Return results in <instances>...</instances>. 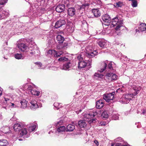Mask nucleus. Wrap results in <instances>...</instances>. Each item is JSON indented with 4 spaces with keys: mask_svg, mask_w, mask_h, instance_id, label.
<instances>
[{
    "mask_svg": "<svg viewBox=\"0 0 146 146\" xmlns=\"http://www.w3.org/2000/svg\"><path fill=\"white\" fill-rule=\"evenodd\" d=\"M92 12L94 16L96 17H100L101 14V12L98 9H92Z\"/></svg>",
    "mask_w": 146,
    "mask_h": 146,
    "instance_id": "obj_16",
    "label": "nucleus"
},
{
    "mask_svg": "<svg viewBox=\"0 0 146 146\" xmlns=\"http://www.w3.org/2000/svg\"><path fill=\"white\" fill-rule=\"evenodd\" d=\"M68 15L70 16H73L75 14V9L74 8L72 7L69 8L68 10Z\"/></svg>",
    "mask_w": 146,
    "mask_h": 146,
    "instance_id": "obj_18",
    "label": "nucleus"
},
{
    "mask_svg": "<svg viewBox=\"0 0 146 146\" xmlns=\"http://www.w3.org/2000/svg\"><path fill=\"white\" fill-rule=\"evenodd\" d=\"M9 88L10 89H11V90H14V88H13V87L12 86H10L9 87Z\"/></svg>",
    "mask_w": 146,
    "mask_h": 146,
    "instance_id": "obj_56",
    "label": "nucleus"
},
{
    "mask_svg": "<svg viewBox=\"0 0 146 146\" xmlns=\"http://www.w3.org/2000/svg\"><path fill=\"white\" fill-rule=\"evenodd\" d=\"M89 6V4H87V3L84 4L82 5L81 7H80V9L82 8H84L85 7H87V6Z\"/></svg>",
    "mask_w": 146,
    "mask_h": 146,
    "instance_id": "obj_49",
    "label": "nucleus"
},
{
    "mask_svg": "<svg viewBox=\"0 0 146 146\" xmlns=\"http://www.w3.org/2000/svg\"><path fill=\"white\" fill-rule=\"evenodd\" d=\"M5 100L2 101L1 103L3 106V108L7 109V107H9V104H10L11 100L8 98H4Z\"/></svg>",
    "mask_w": 146,
    "mask_h": 146,
    "instance_id": "obj_11",
    "label": "nucleus"
},
{
    "mask_svg": "<svg viewBox=\"0 0 146 146\" xmlns=\"http://www.w3.org/2000/svg\"><path fill=\"white\" fill-rule=\"evenodd\" d=\"M56 39L59 43H62L64 40V38L61 35H58L56 36Z\"/></svg>",
    "mask_w": 146,
    "mask_h": 146,
    "instance_id": "obj_29",
    "label": "nucleus"
},
{
    "mask_svg": "<svg viewBox=\"0 0 146 146\" xmlns=\"http://www.w3.org/2000/svg\"><path fill=\"white\" fill-rule=\"evenodd\" d=\"M103 23L107 26L110 25L111 22V18L107 14L104 15L102 18Z\"/></svg>",
    "mask_w": 146,
    "mask_h": 146,
    "instance_id": "obj_10",
    "label": "nucleus"
},
{
    "mask_svg": "<svg viewBox=\"0 0 146 146\" xmlns=\"http://www.w3.org/2000/svg\"><path fill=\"white\" fill-rule=\"evenodd\" d=\"M94 78L96 77H98V79H102L104 78V76L103 74H100L97 73H96L94 74Z\"/></svg>",
    "mask_w": 146,
    "mask_h": 146,
    "instance_id": "obj_37",
    "label": "nucleus"
},
{
    "mask_svg": "<svg viewBox=\"0 0 146 146\" xmlns=\"http://www.w3.org/2000/svg\"><path fill=\"white\" fill-rule=\"evenodd\" d=\"M116 141H121L122 140V138L120 137L117 138L115 139Z\"/></svg>",
    "mask_w": 146,
    "mask_h": 146,
    "instance_id": "obj_51",
    "label": "nucleus"
},
{
    "mask_svg": "<svg viewBox=\"0 0 146 146\" xmlns=\"http://www.w3.org/2000/svg\"><path fill=\"white\" fill-rule=\"evenodd\" d=\"M72 25H68L66 26V29L69 33H71L73 32L74 30V28L73 25L72 24Z\"/></svg>",
    "mask_w": 146,
    "mask_h": 146,
    "instance_id": "obj_21",
    "label": "nucleus"
},
{
    "mask_svg": "<svg viewBox=\"0 0 146 146\" xmlns=\"http://www.w3.org/2000/svg\"><path fill=\"white\" fill-rule=\"evenodd\" d=\"M134 0H129V1H131L132 2V1H134Z\"/></svg>",
    "mask_w": 146,
    "mask_h": 146,
    "instance_id": "obj_63",
    "label": "nucleus"
},
{
    "mask_svg": "<svg viewBox=\"0 0 146 146\" xmlns=\"http://www.w3.org/2000/svg\"><path fill=\"white\" fill-rule=\"evenodd\" d=\"M121 143H112L111 146H120Z\"/></svg>",
    "mask_w": 146,
    "mask_h": 146,
    "instance_id": "obj_48",
    "label": "nucleus"
},
{
    "mask_svg": "<svg viewBox=\"0 0 146 146\" xmlns=\"http://www.w3.org/2000/svg\"><path fill=\"white\" fill-rule=\"evenodd\" d=\"M1 130L3 133H7L10 132V128L7 126H4L1 128Z\"/></svg>",
    "mask_w": 146,
    "mask_h": 146,
    "instance_id": "obj_23",
    "label": "nucleus"
},
{
    "mask_svg": "<svg viewBox=\"0 0 146 146\" xmlns=\"http://www.w3.org/2000/svg\"><path fill=\"white\" fill-rule=\"evenodd\" d=\"M63 53L61 51L57 52L55 50L54 56L55 57L58 58L60 57V56Z\"/></svg>",
    "mask_w": 146,
    "mask_h": 146,
    "instance_id": "obj_36",
    "label": "nucleus"
},
{
    "mask_svg": "<svg viewBox=\"0 0 146 146\" xmlns=\"http://www.w3.org/2000/svg\"><path fill=\"white\" fill-rule=\"evenodd\" d=\"M8 0H0V5H4L7 3Z\"/></svg>",
    "mask_w": 146,
    "mask_h": 146,
    "instance_id": "obj_43",
    "label": "nucleus"
},
{
    "mask_svg": "<svg viewBox=\"0 0 146 146\" xmlns=\"http://www.w3.org/2000/svg\"><path fill=\"white\" fill-rule=\"evenodd\" d=\"M68 60V58H67L65 57H60L58 58V61L60 62H64L65 61H67Z\"/></svg>",
    "mask_w": 146,
    "mask_h": 146,
    "instance_id": "obj_35",
    "label": "nucleus"
},
{
    "mask_svg": "<svg viewBox=\"0 0 146 146\" xmlns=\"http://www.w3.org/2000/svg\"><path fill=\"white\" fill-rule=\"evenodd\" d=\"M15 57L17 59H23V56L21 54L17 53L14 55Z\"/></svg>",
    "mask_w": 146,
    "mask_h": 146,
    "instance_id": "obj_38",
    "label": "nucleus"
},
{
    "mask_svg": "<svg viewBox=\"0 0 146 146\" xmlns=\"http://www.w3.org/2000/svg\"><path fill=\"white\" fill-rule=\"evenodd\" d=\"M102 100H100L96 102V106L97 108L100 109L103 107L104 106V102Z\"/></svg>",
    "mask_w": 146,
    "mask_h": 146,
    "instance_id": "obj_19",
    "label": "nucleus"
},
{
    "mask_svg": "<svg viewBox=\"0 0 146 146\" xmlns=\"http://www.w3.org/2000/svg\"><path fill=\"white\" fill-rule=\"evenodd\" d=\"M136 31L137 32V31H138L139 30H137V29H136Z\"/></svg>",
    "mask_w": 146,
    "mask_h": 146,
    "instance_id": "obj_64",
    "label": "nucleus"
},
{
    "mask_svg": "<svg viewBox=\"0 0 146 146\" xmlns=\"http://www.w3.org/2000/svg\"><path fill=\"white\" fill-rule=\"evenodd\" d=\"M66 127L64 126H60L59 127L57 128L56 131H55V133L56 135H58L59 133H61L65 131Z\"/></svg>",
    "mask_w": 146,
    "mask_h": 146,
    "instance_id": "obj_24",
    "label": "nucleus"
},
{
    "mask_svg": "<svg viewBox=\"0 0 146 146\" xmlns=\"http://www.w3.org/2000/svg\"><path fill=\"white\" fill-rule=\"evenodd\" d=\"M37 125L36 124L30 123L27 125L28 127L29 130L30 131H35L36 127Z\"/></svg>",
    "mask_w": 146,
    "mask_h": 146,
    "instance_id": "obj_17",
    "label": "nucleus"
},
{
    "mask_svg": "<svg viewBox=\"0 0 146 146\" xmlns=\"http://www.w3.org/2000/svg\"><path fill=\"white\" fill-rule=\"evenodd\" d=\"M123 5V2L119 1L116 2V3H115L114 6L116 8L121 7Z\"/></svg>",
    "mask_w": 146,
    "mask_h": 146,
    "instance_id": "obj_34",
    "label": "nucleus"
},
{
    "mask_svg": "<svg viewBox=\"0 0 146 146\" xmlns=\"http://www.w3.org/2000/svg\"><path fill=\"white\" fill-rule=\"evenodd\" d=\"M131 6L133 7H136L137 6V1L134 0L132 1L131 3Z\"/></svg>",
    "mask_w": 146,
    "mask_h": 146,
    "instance_id": "obj_41",
    "label": "nucleus"
},
{
    "mask_svg": "<svg viewBox=\"0 0 146 146\" xmlns=\"http://www.w3.org/2000/svg\"><path fill=\"white\" fill-rule=\"evenodd\" d=\"M98 52L96 50H93L90 46L87 47L86 48V55L89 58L94 57L97 55Z\"/></svg>",
    "mask_w": 146,
    "mask_h": 146,
    "instance_id": "obj_6",
    "label": "nucleus"
},
{
    "mask_svg": "<svg viewBox=\"0 0 146 146\" xmlns=\"http://www.w3.org/2000/svg\"><path fill=\"white\" fill-rule=\"evenodd\" d=\"M30 108L32 110H34L38 108V105L37 102L35 100H32L30 102Z\"/></svg>",
    "mask_w": 146,
    "mask_h": 146,
    "instance_id": "obj_13",
    "label": "nucleus"
},
{
    "mask_svg": "<svg viewBox=\"0 0 146 146\" xmlns=\"http://www.w3.org/2000/svg\"><path fill=\"white\" fill-rule=\"evenodd\" d=\"M94 142L96 144V145L98 146L99 145L98 142L97 141H95Z\"/></svg>",
    "mask_w": 146,
    "mask_h": 146,
    "instance_id": "obj_57",
    "label": "nucleus"
},
{
    "mask_svg": "<svg viewBox=\"0 0 146 146\" xmlns=\"http://www.w3.org/2000/svg\"><path fill=\"white\" fill-rule=\"evenodd\" d=\"M63 123V121L62 120H60L59 121H57L56 123H55V125L57 126L58 127L59 125L62 124Z\"/></svg>",
    "mask_w": 146,
    "mask_h": 146,
    "instance_id": "obj_44",
    "label": "nucleus"
},
{
    "mask_svg": "<svg viewBox=\"0 0 146 146\" xmlns=\"http://www.w3.org/2000/svg\"><path fill=\"white\" fill-rule=\"evenodd\" d=\"M53 105L54 109L58 110L61 107L62 105V103H58L56 102Z\"/></svg>",
    "mask_w": 146,
    "mask_h": 146,
    "instance_id": "obj_33",
    "label": "nucleus"
},
{
    "mask_svg": "<svg viewBox=\"0 0 146 146\" xmlns=\"http://www.w3.org/2000/svg\"><path fill=\"white\" fill-rule=\"evenodd\" d=\"M122 146H130V145L129 144H126L125 145H122Z\"/></svg>",
    "mask_w": 146,
    "mask_h": 146,
    "instance_id": "obj_60",
    "label": "nucleus"
},
{
    "mask_svg": "<svg viewBox=\"0 0 146 146\" xmlns=\"http://www.w3.org/2000/svg\"><path fill=\"white\" fill-rule=\"evenodd\" d=\"M1 116H2L1 115H0V119H1L2 118Z\"/></svg>",
    "mask_w": 146,
    "mask_h": 146,
    "instance_id": "obj_62",
    "label": "nucleus"
},
{
    "mask_svg": "<svg viewBox=\"0 0 146 146\" xmlns=\"http://www.w3.org/2000/svg\"><path fill=\"white\" fill-rule=\"evenodd\" d=\"M71 66L70 62H68L63 65L62 68H61V69L65 70H68L71 67Z\"/></svg>",
    "mask_w": 146,
    "mask_h": 146,
    "instance_id": "obj_25",
    "label": "nucleus"
},
{
    "mask_svg": "<svg viewBox=\"0 0 146 146\" xmlns=\"http://www.w3.org/2000/svg\"><path fill=\"white\" fill-rule=\"evenodd\" d=\"M100 125H105V123L104 122H102L100 123Z\"/></svg>",
    "mask_w": 146,
    "mask_h": 146,
    "instance_id": "obj_58",
    "label": "nucleus"
},
{
    "mask_svg": "<svg viewBox=\"0 0 146 146\" xmlns=\"http://www.w3.org/2000/svg\"><path fill=\"white\" fill-rule=\"evenodd\" d=\"M3 89L1 87H0V97L1 96L2 93V91Z\"/></svg>",
    "mask_w": 146,
    "mask_h": 146,
    "instance_id": "obj_52",
    "label": "nucleus"
},
{
    "mask_svg": "<svg viewBox=\"0 0 146 146\" xmlns=\"http://www.w3.org/2000/svg\"><path fill=\"white\" fill-rule=\"evenodd\" d=\"M96 119H92L91 120L92 122H94L96 121Z\"/></svg>",
    "mask_w": 146,
    "mask_h": 146,
    "instance_id": "obj_59",
    "label": "nucleus"
},
{
    "mask_svg": "<svg viewBox=\"0 0 146 146\" xmlns=\"http://www.w3.org/2000/svg\"><path fill=\"white\" fill-rule=\"evenodd\" d=\"M66 23V22L65 20L63 19L60 20L56 22L54 27L56 28H59L65 25Z\"/></svg>",
    "mask_w": 146,
    "mask_h": 146,
    "instance_id": "obj_12",
    "label": "nucleus"
},
{
    "mask_svg": "<svg viewBox=\"0 0 146 146\" xmlns=\"http://www.w3.org/2000/svg\"><path fill=\"white\" fill-rule=\"evenodd\" d=\"M140 88L138 89H135V93L134 94H127L123 96L120 99L119 102L122 104H127L128 103L130 100L133 97V96H135L139 92Z\"/></svg>",
    "mask_w": 146,
    "mask_h": 146,
    "instance_id": "obj_2",
    "label": "nucleus"
},
{
    "mask_svg": "<svg viewBox=\"0 0 146 146\" xmlns=\"http://www.w3.org/2000/svg\"><path fill=\"white\" fill-rule=\"evenodd\" d=\"M98 45L101 48H103L106 45V42L104 40H99L97 41Z\"/></svg>",
    "mask_w": 146,
    "mask_h": 146,
    "instance_id": "obj_26",
    "label": "nucleus"
},
{
    "mask_svg": "<svg viewBox=\"0 0 146 146\" xmlns=\"http://www.w3.org/2000/svg\"><path fill=\"white\" fill-rule=\"evenodd\" d=\"M119 117L117 115H113L112 119L115 120H116L118 119Z\"/></svg>",
    "mask_w": 146,
    "mask_h": 146,
    "instance_id": "obj_47",
    "label": "nucleus"
},
{
    "mask_svg": "<svg viewBox=\"0 0 146 146\" xmlns=\"http://www.w3.org/2000/svg\"><path fill=\"white\" fill-rule=\"evenodd\" d=\"M1 13L2 14V15H3L4 17V16H5L4 17H7L9 15V11H4Z\"/></svg>",
    "mask_w": 146,
    "mask_h": 146,
    "instance_id": "obj_40",
    "label": "nucleus"
},
{
    "mask_svg": "<svg viewBox=\"0 0 146 146\" xmlns=\"http://www.w3.org/2000/svg\"><path fill=\"white\" fill-rule=\"evenodd\" d=\"M111 24L113 27L116 26L115 29L116 31L114 33V36L120 35L121 34V32L117 31L120 30V28L123 26L122 21L121 20L119 19L117 17H115L112 19Z\"/></svg>",
    "mask_w": 146,
    "mask_h": 146,
    "instance_id": "obj_1",
    "label": "nucleus"
},
{
    "mask_svg": "<svg viewBox=\"0 0 146 146\" xmlns=\"http://www.w3.org/2000/svg\"><path fill=\"white\" fill-rule=\"evenodd\" d=\"M98 114L97 111L95 110H93L90 112L88 114V115L90 116L91 117H93L96 115Z\"/></svg>",
    "mask_w": 146,
    "mask_h": 146,
    "instance_id": "obj_32",
    "label": "nucleus"
},
{
    "mask_svg": "<svg viewBox=\"0 0 146 146\" xmlns=\"http://www.w3.org/2000/svg\"><path fill=\"white\" fill-rule=\"evenodd\" d=\"M85 52H82L77 56V59L79 60L78 68L79 69L84 68L88 64L87 62L84 60L85 58Z\"/></svg>",
    "mask_w": 146,
    "mask_h": 146,
    "instance_id": "obj_4",
    "label": "nucleus"
},
{
    "mask_svg": "<svg viewBox=\"0 0 146 146\" xmlns=\"http://www.w3.org/2000/svg\"><path fill=\"white\" fill-rule=\"evenodd\" d=\"M108 63V61H106L101 63L100 66V70H98V72H102L105 70L106 71H111L113 69V66H112L114 65L115 64L113 62H111L109 63L108 67H107V64Z\"/></svg>",
    "mask_w": 146,
    "mask_h": 146,
    "instance_id": "obj_3",
    "label": "nucleus"
},
{
    "mask_svg": "<svg viewBox=\"0 0 146 146\" xmlns=\"http://www.w3.org/2000/svg\"><path fill=\"white\" fill-rule=\"evenodd\" d=\"M9 104L10 105H9V107H11V108H16L17 107V106L15 104H14L13 103H11V101H10V104Z\"/></svg>",
    "mask_w": 146,
    "mask_h": 146,
    "instance_id": "obj_45",
    "label": "nucleus"
},
{
    "mask_svg": "<svg viewBox=\"0 0 146 146\" xmlns=\"http://www.w3.org/2000/svg\"><path fill=\"white\" fill-rule=\"evenodd\" d=\"M139 30L141 31H144L146 30V25L145 23H141L139 27Z\"/></svg>",
    "mask_w": 146,
    "mask_h": 146,
    "instance_id": "obj_30",
    "label": "nucleus"
},
{
    "mask_svg": "<svg viewBox=\"0 0 146 146\" xmlns=\"http://www.w3.org/2000/svg\"><path fill=\"white\" fill-rule=\"evenodd\" d=\"M21 132L20 133V136H23L24 137H27V131L26 129L25 128H22L20 130Z\"/></svg>",
    "mask_w": 146,
    "mask_h": 146,
    "instance_id": "obj_20",
    "label": "nucleus"
},
{
    "mask_svg": "<svg viewBox=\"0 0 146 146\" xmlns=\"http://www.w3.org/2000/svg\"><path fill=\"white\" fill-rule=\"evenodd\" d=\"M106 77L109 80L108 81L110 82L117 80V79L118 76L115 73H109L106 75Z\"/></svg>",
    "mask_w": 146,
    "mask_h": 146,
    "instance_id": "obj_9",
    "label": "nucleus"
},
{
    "mask_svg": "<svg viewBox=\"0 0 146 146\" xmlns=\"http://www.w3.org/2000/svg\"><path fill=\"white\" fill-rule=\"evenodd\" d=\"M21 106V108L22 109H25L27 106V102L25 99L22 100L20 102Z\"/></svg>",
    "mask_w": 146,
    "mask_h": 146,
    "instance_id": "obj_27",
    "label": "nucleus"
},
{
    "mask_svg": "<svg viewBox=\"0 0 146 146\" xmlns=\"http://www.w3.org/2000/svg\"><path fill=\"white\" fill-rule=\"evenodd\" d=\"M42 107V105L40 104L38 105V107Z\"/></svg>",
    "mask_w": 146,
    "mask_h": 146,
    "instance_id": "obj_61",
    "label": "nucleus"
},
{
    "mask_svg": "<svg viewBox=\"0 0 146 146\" xmlns=\"http://www.w3.org/2000/svg\"><path fill=\"white\" fill-rule=\"evenodd\" d=\"M72 124H70L67 126L66 131H72L75 129V125H76L77 123L76 122H73Z\"/></svg>",
    "mask_w": 146,
    "mask_h": 146,
    "instance_id": "obj_14",
    "label": "nucleus"
},
{
    "mask_svg": "<svg viewBox=\"0 0 146 146\" xmlns=\"http://www.w3.org/2000/svg\"><path fill=\"white\" fill-rule=\"evenodd\" d=\"M18 43L17 46L19 49L22 51L25 52L26 51L28 48L27 45L23 42H20L19 41Z\"/></svg>",
    "mask_w": 146,
    "mask_h": 146,
    "instance_id": "obj_8",
    "label": "nucleus"
},
{
    "mask_svg": "<svg viewBox=\"0 0 146 146\" xmlns=\"http://www.w3.org/2000/svg\"><path fill=\"white\" fill-rule=\"evenodd\" d=\"M36 64H37L38 67L41 68L42 67V64L40 62H37L36 63Z\"/></svg>",
    "mask_w": 146,
    "mask_h": 146,
    "instance_id": "obj_50",
    "label": "nucleus"
},
{
    "mask_svg": "<svg viewBox=\"0 0 146 146\" xmlns=\"http://www.w3.org/2000/svg\"><path fill=\"white\" fill-rule=\"evenodd\" d=\"M7 47H5L3 50V53L7 54L9 53V51L7 50Z\"/></svg>",
    "mask_w": 146,
    "mask_h": 146,
    "instance_id": "obj_46",
    "label": "nucleus"
},
{
    "mask_svg": "<svg viewBox=\"0 0 146 146\" xmlns=\"http://www.w3.org/2000/svg\"><path fill=\"white\" fill-rule=\"evenodd\" d=\"M142 113L144 115H145V114L146 113V110H143L142 111Z\"/></svg>",
    "mask_w": 146,
    "mask_h": 146,
    "instance_id": "obj_55",
    "label": "nucleus"
},
{
    "mask_svg": "<svg viewBox=\"0 0 146 146\" xmlns=\"http://www.w3.org/2000/svg\"><path fill=\"white\" fill-rule=\"evenodd\" d=\"M35 51H32L30 52L31 54L33 55L35 54Z\"/></svg>",
    "mask_w": 146,
    "mask_h": 146,
    "instance_id": "obj_54",
    "label": "nucleus"
},
{
    "mask_svg": "<svg viewBox=\"0 0 146 146\" xmlns=\"http://www.w3.org/2000/svg\"><path fill=\"white\" fill-rule=\"evenodd\" d=\"M101 116L102 117L104 118H107L108 117L109 115L107 113V111H104L102 113Z\"/></svg>",
    "mask_w": 146,
    "mask_h": 146,
    "instance_id": "obj_39",
    "label": "nucleus"
},
{
    "mask_svg": "<svg viewBox=\"0 0 146 146\" xmlns=\"http://www.w3.org/2000/svg\"><path fill=\"white\" fill-rule=\"evenodd\" d=\"M1 12L0 13V20L1 19H3L4 18V17L1 15Z\"/></svg>",
    "mask_w": 146,
    "mask_h": 146,
    "instance_id": "obj_53",
    "label": "nucleus"
},
{
    "mask_svg": "<svg viewBox=\"0 0 146 146\" xmlns=\"http://www.w3.org/2000/svg\"><path fill=\"white\" fill-rule=\"evenodd\" d=\"M55 50H49L47 52V54L51 55H54Z\"/></svg>",
    "mask_w": 146,
    "mask_h": 146,
    "instance_id": "obj_42",
    "label": "nucleus"
},
{
    "mask_svg": "<svg viewBox=\"0 0 146 146\" xmlns=\"http://www.w3.org/2000/svg\"><path fill=\"white\" fill-rule=\"evenodd\" d=\"M78 125L81 128H84L86 126V124L85 121L81 120L78 122Z\"/></svg>",
    "mask_w": 146,
    "mask_h": 146,
    "instance_id": "obj_28",
    "label": "nucleus"
},
{
    "mask_svg": "<svg viewBox=\"0 0 146 146\" xmlns=\"http://www.w3.org/2000/svg\"><path fill=\"white\" fill-rule=\"evenodd\" d=\"M22 125L20 124L17 123L14 125L13 129L16 131H20V130L22 129Z\"/></svg>",
    "mask_w": 146,
    "mask_h": 146,
    "instance_id": "obj_22",
    "label": "nucleus"
},
{
    "mask_svg": "<svg viewBox=\"0 0 146 146\" xmlns=\"http://www.w3.org/2000/svg\"><path fill=\"white\" fill-rule=\"evenodd\" d=\"M8 144L7 141L5 139H0V146H5Z\"/></svg>",
    "mask_w": 146,
    "mask_h": 146,
    "instance_id": "obj_31",
    "label": "nucleus"
},
{
    "mask_svg": "<svg viewBox=\"0 0 146 146\" xmlns=\"http://www.w3.org/2000/svg\"><path fill=\"white\" fill-rule=\"evenodd\" d=\"M115 92L108 94H105L103 95V98L107 102H109L110 101L113 100L114 97Z\"/></svg>",
    "mask_w": 146,
    "mask_h": 146,
    "instance_id": "obj_7",
    "label": "nucleus"
},
{
    "mask_svg": "<svg viewBox=\"0 0 146 146\" xmlns=\"http://www.w3.org/2000/svg\"><path fill=\"white\" fill-rule=\"evenodd\" d=\"M65 8V6L64 5H58L56 7L55 10L58 13H61L64 11Z\"/></svg>",
    "mask_w": 146,
    "mask_h": 146,
    "instance_id": "obj_15",
    "label": "nucleus"
},
{
    "mask_svg": "<svg viewBox=\"0 0 146 146\" xmlns=\"http://www.w3.org/2000/svg\"><path fill=\"white\" fill-rule=\"evenodd\" d=\"M23 89L26 91V92L28 93L29 94H31L38 96L39 95L40 92L36 91L33 86L31 85L26 84L23 86Z\"/></svg>",
    "mask_w": 146,
    "mask_h": 146,
    "instance_id": "obj_5",
    "label": "nucleus"
}]
</instances>
